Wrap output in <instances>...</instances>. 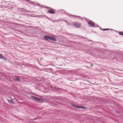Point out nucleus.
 Masks as SVG:
<instances>
[{
  "label": "nucleus",
  "instance_id": "f257e3e1",
  "mask_svg": "<svg viewBox=\"0 0 123 123\" xmlns=\"http://www.w3.org/2000/svg\"><path fill=\"white\" fill-rule=\"evenodd\" d=\"M31 97L33 98L36 100H37L40 102H41L42 101V99L40 98H38L33 96H31Z\"/></svg>",
  "mask_w": 123,
  "mask_h": 123
},
{
  "label": "nucleus",
  "instance_id": "f03ea898",
  "mask_svg": "<svg viewBox=\"0 0 123 123\" xmlns=\"http://www.w3.org/2000/svg\"><path fill=\"white\" fill-rule=\"evenodd\" d=\"M73 25L76 28H80L81 26L80 23H73Z\"/></svg>",
  "mask_w": 123,
  "mask_h": 123
},
{
  "label": "nucleus",
  "instance_id": "7ed1b4c3",
  "mask_svg": "<svg viewBox=\"0 0 123 123\" xmlns=\"http://www.w3.org/2000/svg\"><path fill=\"white\" fill-rule=\"evenodd\" d=\"M88 25L91 27H93L95 26V23L92 21H90L88 22Z\"/></svg>",
  "mask_w": 123,
  "mask_h": 123
},
{
  "label": "nucleus",
  "instance_id": "20e7f679",
  "mask_svg": "<svg viewBox=\"0 0 123 123\" xmlns=\"http://www.w3.org/2000/svg\"><path fill=\"white\" fill-rule=\"evenodd\" d=\"M47 12L51 14H54L55 13L54 11L52 8H50V10H48Z\"/></svg>",
  "mask_w": 123,
  "mask_h": 123
},
{
  "label": "nucleus",
  "instance_id": "39448f33",
  "mask_svg": "<svg viewBox=\"0 0 123 123\" xmlns=\"http://www.w3.org/2000/svg\"><path fill=\"white\" fill-rule=\"evenodd\" d=\"M76 108H82L84 109H85L86 108V107L83 106H77Z\"/></svg>",
  "mask_w": 123,
  "mask_h": 123
},
{
  "label": "nucleus",
  "instance_id": "423d86ee",
  "mask_svg": "<svg viewBox=\"0 0 123 123\" xmlns=\"http://www.w3.org/2000/svg\"><path fill=\"white\" fill-rule=\"evenodd\" d=\"M50 40H53L55 41H57V40L55 38L52 36H50Z\"/></svg>",
  "mask_w": 123,
  "mask_h": 123
},
{
  "label": "nucleus",
  "instance_id": "0eeeda50",
  "mask_svg": "<svg viewBox=\"0 0 123 123\" xmlns=\"http://www.w3.org/2000/svg\"><path fill=\"white\" fill-rule=\"evenodd\" d=\"M50 36H45L44 37V38L46 39L50 40Z\"/></svg>",
  "mask_w": 123,
  "mask_h": 123
},
{
  "label": "nucleus",
  "instance_id": "6e6552de",
  "mask_svg": "<svg viewBox=\"0 0 123 123\" xmlns=\"http://www.w3.org/2000/svg\"><path fill=\"white\" fill-rule=\"evenodd\" d=\"M63 20H61L60 19H59L58 20L53 21V22H60V21H63Z\"/></svg>",
  "mask_w": 123,
  "mask_h": 123
},
{
  "label": "nucleus",
  "instance_id": "1a4fd4ad",
  "mask_svg": "<svg viewBox=\"0 0 123 123\" xmlns=\"http://www.w3.org/2000/svg\"><path fill=\"white\" fill-rule=\"evenodd\" d=\"M8 102L10 103L13 104V103L14 102L12 100H10L8 99Z\"/></svg>",
  "mask_w": 123,
  "mask_h": 123
},
{
  "label": "nucleus",
  "instance_id": "9d476101",
  "mask_svg": "<svg viewBox=\"0 0 123 123\" xmlns=\"http://www.w3.org/2000/svg\"><path fill=\"white\" fill-rule=\"evenodd\" d=\"M14 79L19 81H20L21 80V79L18 78H15Z\"/></svg>",
  "mask_w": 123,
  "mask_h": 123
},
{
  "label": "nucleus",
  "instance_id": "9b49d317",
  "mask_svg": "<svg viewBox=\"0 0 123 123\" xmlns=\"http://www.w3.org/2000/svg\"><path fill=\"white\" fill-rule=\"evenodd\" d=\"M71 105L73 107L75 108H76L77 106L76 105L74 104H71Z\"/></svg>",
  "mask_w": 123,
  "mask_h": 123
},
{
  "label": "nucleus",
  "instance_id": "f8f14e48",
  "mask_svg": "<svg viewBox=\"0 0 123 123\" xmlns=\"http://www.w3.org/2000/svg\"><path fill=\"white\" fill-rule=\"evenodd\" d=\"M2 59H3L4 60H6V58L5 57H4L3 56V58H2Z\"/></svg>",
  "mask_w": 123,
  "mask_h": 123
},
{
  "label": "nucleus",
  "instance_id": "ddd939ff",
  "mask_svg": "<svg viewBox=\"0 0 123 123\" xmlns=\"http://www.w3.org/2000/svg\"><path fill=\"white\" fill-rule=\"evenodd\" d=\"M3 55L0 54V58L2 59V58H3Z\"/></svg>",
  "mask_w": 123,
  "mask_h": 123
},
{
  "label": "nucleus",
  "instance_id": "4468645a",
  "mask_svg": "<svg viewBox=\"0 0 123 123\" xmlns=\"http://www.w3.org/2000/svg\"><path fill=\"white\" fill-rule=\"evenodd\" d=\"M119 34L121 35H123V33L121 32H120L119 33Z\"/></svg>",
  "mask_w": 123,
  "mask_h": 123
},
{
  "label": "nucleus",
  "instance_id": "2eb2a0df",
  "mask_svg": "<svg viewBox=\"0 0 123 123\" xmlns=\"http://www.w3.org/2000/svg\"><path fill=\"white\" fill-rule=\"evenodd\" d=\"M109 29H103V31H106V30H109Z\"/></svg>",
  "mask_w": 123,
  "mask_h": 123
},
{
  "label": "nucleus",
  "instance_id": "dca6fc26",
  "mask_svg": "<svg viewBox=\"0 0 123 123\" xmlns=\"http://www.w3.org/2000/svg\"><path fill=\"white\" fill-rule=\"evenodd\" d=\"M45 7H46V8H50V7H48L46 6Z\"/></svg>",
  "mask_w": 123,
  "mask_h": 123
},
{
  "label": "nucleus",
  "instance_id": "f3484780",
  "mask_svg": "<svg viewBox=\"0 0 123 123\" xmlns=\"http://www.w3.org/2000/svg\"><path fill=\"white\" fill-rule=\"evenodd\" d=\"M91 67H92V64H91Z\"/></svg>",
  "mask_w": 123,
  "mask_h": 123
},
{
  "label": "nucleus",
  "instance_id": "a211bd4d",
  "mask_svg": "<svg viewBox=\"0 0 123 123\" xmlns=\"http://www.w3.org/2000/svg\"><path fill=\"white\" fill-rule=\"evenodd\" d=\"M40 5H39V4H38V6H39Z\"/></svg>",
  "mask_w": 123,
  "mask_h": 123
},
{
  "label": "nucleus",
  "instance_id": "6ab92c4d",
  "mask_svg": "<svg viewBox=\"0 0 123 123\" xmlns=\"http://www.w3.org/2000/svg\"><path fill=\"white\" fill-rule=\"evenodd\" d=\"M65 22H66V23H67V21H65Z\"/></svg>",
  "mask_w": 123,
  "mask_h": 123
}]
</instances>
